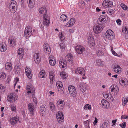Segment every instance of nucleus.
Returning <instances> with one entry per match:
<instances>
[{
    "label": "nucleus",
    "instance_id": "423d86ee",
    "mask_svg": "<svg viewBox=\"0 0 128 128\" xmlns=\"http://www.w3.org/2000/svg\"><path fill=\"white\" fill-rule=\"evenodd\" d=\"M68 90L70 94L73 97H75L76 96V90L74 86H70L68 87Z\"/></svg>",
    "mask_w": 128,
    "mask_h": 128
},
{
    "label": "nucleus",
    "instance_id": "79ce46f5",
    "mask_svg": "<svg viewBox=\"0 0 128 128\" xmlns=\"http://www.w3.org/2000/svg\"><path fill=\"white\" fill-rule=\"evenodd\" d=\"M6 77V75L4 72H2L0 74V78L1 80L5 79Z\"/></svg>",
    "mask_w": 128,
    "mask_h": 128
},
{
    "label": "nucleus",
    "instance_id": "9b49d317",
    "mask_svg": "<svg viewBox=\"0 0 128 128\" xmlns=\"http://www.w3.org/2000/svg\"><path fill=\"white\" fill-rule=\"evenodd\" d=\"M106 20L105 18V16L104 15H101L99 18L98 21V24H102L104 25V24L106 23Z\"/></svg>",
    "mask_w": 128,
    "mask_h": 128
},
{
    "label": "nucleus",
    "instance_id": "f257e3e1",
    "mask_svg": "<svg viewBox=\"0 0 128 128\" xmlns=\"http://www.w3.org/2000/svg\"><path fill=\"white\" fill-rule=\"evenodd\" d=\"M9 6L11 12L12 13H15L18 8L17 4L16 2L14 0H11L10 1Z\"/></svg>",
    "mask_w": 128,
    "mask_h": 128
},
{
    "label": "nucleus",
    "instance_id": "0eeeda50",
    "mask_svg": "<svg viewBox=\"0 0 128 128\" xmlns=\"http://www.w3.org/2000/svg\"><path fill=\"white\" fill-rule=\"evenodd\" d=\"M50 17L48 14H45L44 16V25L45 26H48L50 24Z\"/></svg>",
    "mask_w": 128,
    "mask_h": 128
},
{
    "label": "nucleus",
    "instance_id": "2eb2a0df",
    "mask_svg": "<svg viewBox=\"0 0 128 128\" xmlns=\"http://www.w3.org/2000/svg\"><path fill=\"white\" fill-rule=\"evenodd\" d=\"M34 56V58L35 62L37 64H39L41 60L40 58L39 54L36 53Z\"/></svg>",
    "mask_w": 128,
    "mask_h": 128
},
{
    "label": "nucleus",
    "instance_id": "4c0bfd02",
    "mask_svg": "<svg viewBox=\"0 0 128 128\" xmlns=\"http://www.w3.org/2000/svg\"><path fill=\"white\" fill-rule=\"evenodd\" d=\"M60 48L63 50L65 49L66 46V45L65 42H63L60 44Z\"/></svg>",
    "mask_w": 128,
    "mask_h": 128
},
{
    "label": "nucleus",
    "instance_id": "9d476101",
    "mask_svg": "<svg viewBox=\"0 0 128 128\" xmlns=\"http://www.w3.org/2000/svg\"><path fill=\"white\" fill-rule=\"evenodd\" d=\"M26 28L24 32V36L26 38H28L30 37L32 35V31L31 28H28L26 30Z\"/></svg>",
    "mask_w": 128,
    "mask_h": 128
},
{
    "label": "nucleus",
    "instance_id": "2f4dec72",
    "mask_svg": "<svg viewBox=\"0 0 128 128\" xmlns=\"http://www.w3.org/2000/svg\"><path fill=\"white\" fill-rule=\"evenodd\" d=\"M46 73L44 70H42L39 74V77L40 78H44Z\"/></svg>",
    "mask_w": 128,
    "mask_h": 128
},
{
    "label": "nucleus",
    "instance_id": "72a5a7b5",
    "mask_svg": "<svg viewBox=\"0 0 128 128\" xmlns=\"http://www.w3.org/2000/svg\"><path fill=\"white\" fill-rule=\"evenodd\" d=\"M60 20L63 22L66 21L68 20L67 16L66 15L62 14V15L60 17Z\"/></svg>",
    "mask_w": 128,
    "mask_h": 128
},
{
    "label": "nucleus",
    "instance_id": "e2e57ef3",
    "mask_svg": "<svg viewBox=\"0 0 128 128\" xmlns=\"http://www.w3.org/2000/svg\"><path fill=\"white\" fill-rule=\"evenodd\" d=\"M116 22L119 25H121L122 24V21L119 19L117 20Z\"/></svg>",
    "mask_w": 128,
    "mask_h": 128
},
{
    "label": "nucleus",
    "instance_id": "1a4fd4ad",
    "mask_svg": "<svg viewBox=\"0 0 128 128\" xmlns=\"http://www.w3.org/2000/svg\"><path fill=\"white\" fill-rule=\"evenodd\" d=\"M56 104L58 106V109L60 110H62L65 105L64 101L60 100H58Z\"/></svg>",
    "mask_w": 128,
    "mask_h": 128
},
{
    "label": "nucleus",
    "instance_id": "c85d7f7f",
    "mask_svg": "<svg viewBox=\"0 0 128 128\" xmlns=\"http://www.w3.org/2000/svg\"><path fill=\"white\" fill-rule=\"evenodd\" d=\"M75 20L72 18L70 19V21L68 22L67 23V24L66 26H67V27H68V25L70 26H72V25H74L75 23Z\"/></svg>",
    "mask_w": 128,
    "mask_h": 128
},
{
    "label": "nucleus",
    "instance_id": "774afa93",
    "mask_svg": "<svg viewBox=\"0 0 128 128\" xmlns=\"http://www.w3.org/2000/svg\"><path fill=\"white\" fill-rule=\"evenodd\" d=\"M80 3L81 4V5L83 7L85 6V3L84 1H81V2Z\"/></svg>",
    "mask_w": 128,
    "mask_h": 128
},
{
    "label": "nucleus",
    "instance_id": "473e14b6",
    "mask_svg": "<svg viewBox=\"0 0 128 128\" xmlns=\"http://www.w3.org/2000/svg\"><path fill=\"white\" fill-rule=\"evenodd\" d=\"M60 75L62 78L63 79L66 78L67 74L64 71H62L61 72L60 74Z\"/></svg>",
    "mask_w": 128,
    "mask_h": 128
},
{
    "label": "nucleus",
    "instance_id": "09e8293b",
    "mask_svg": "<svg viewBox=\"0 0 128 128\" xmlns=\"http://www.w3.org/2000/svg\"><path fill=\"white\" fill-rule=\"evenodd\" d=\"M96 62L98 65H100L102 64H103L104 62L103 61H102L101 60H97Z\"/></svg>",
    "mask_w": 128,
    "mask_h": 128
},
{
    "label": "nucleus",
    "instance_id": "f3484780",
    "mask_svg": "<svg viewBox=\"0 0 128 128\" xmlns=\"http://www.w3.org/2000/svg\"><path fill=\"white\" fill-rule=\"evenodd\" d=\"M7 46L5 43H2L0 44V51L2 52L6 51L7 50Z\"/></svg>",
    "mask_w": 128,
    "mask_h": 128
},
{
    "label": "nucleus",
    "instance_id": "58836bf2",
    "mask_svg": "<svg viewBox=\"0 0 128 128\" xmlns=\"http://www.w3.org/2000/svg\"><path fill=\"white\" fill-rule=\"evenodd\" d=\"M128 102V97H126L122 100L123 104L124 106H125Z\"/></svg>",
    "mask_w": 128,
    "mask_h": 128
},
{
    "label": "nucleus",
    "instance_id": "bb28decb",
    "mask_svg": "<svg viewBox=\"0 0 128 128\" xmlns=\"http://www.w3.org/2000/svg\"><path fill=\"white\" fill-rule=\"evenodd\" d=\"M46 9L45 7H43L39 9V13L40 14H43L44 16L45 14H46Z\"/></svg>",
    "mask_w": 128,
    "mask_h": 128
},
{
    "label": "nucleus",
    "instance_id": "5701e85b",
    "mask_svg": "<svg viewBox=\"0 0 128 128\" xmlns=\"http://www.w3.org/2000/svg\"><path fill=\"white\" fill-rule=\"evenodd\" d=\"M49 60L50 64L52 66H54L56 64L55 59L52 56H50L49 58Z\"/></svg>",
    "mask_w": 128,
    "mask_h": 128
},
{
    "label": "nucleus",
    "instance_id": "f03ea898",
    "mask_svg": "<svg viewBox=\"0 0 128 128\" xmlns=\"http://www.w3.org/2000/svg\"><path fill=\"white\" fill-rule=\"evenodd\" d=\"M104 27V25L96 24L94 26V31L96 34H100Z\"/></svg>",
    "mask_w": 128,
    "mask_h": 128
},
{
    "label": "nucleus",
    "instance_id": "c756f323",
    "mask_svg": "<svg viewBox=\"0 0 128 128\" xmlns=\"http://www.w3.org/2000/svg\"><path fill=\"white\" fill-rule=\"evenodd\" d=\"M18 52L19 56H22L21 58H22L24 55V50L22 48H20L18 50Z\"/></svg>",
    "mask_w": 128,
    "mask_h": 128
},
{
    "label": "nucleus",
    "instance_id": "cd10ccee",
    "mask_svg": "<svg viewBox=\"0 0 128 128\" xmlns=\"http://www.w3.org/2000/svg\"><path fill=\"white\" fill-rule=\"evenodd\" d=\"M91 123V122L90 120L84 122V128H90L89 124Z\"/></svg>",
    "mask_w": 128,
    "mask_h": 128
},
{
    "label": "nucleus",
    "instance_id": "864d4df0",
    "mask_svg": "<svg viewBox=\"0 0 128 128\" xmlns=\"http://www.w3.org/2000/svg\"><path fill=\"white\" fill-rule=\"evenodd\" d=\"M20 70V65L18 64L16 65L14 67V70Z\"/></svg>",
    "mask_w": 128,
    "mask_h": 128
},
{
    "label": "nucleus",
    "instance_id": "0e129e2a",
    "mask_svg": "<svg viewBox=\"0 0 128 128\" xmlns=\"http://www.w3.org/2000/svg\"><path fill=\"white\" fill-rule=\"evenodd\" d=\"M94 37L90 35V36L88 37V40L91 41L92 40H94Z\"/></svg>",
    "mask_w": 128,
    "mask_h": 128
},
{
    "label": "nucleus",
    "instance_id": "e433bc0d",
    "mask_svg": "<svg viewBox=\"0 0 128 128\" xmlns=\"http://www.w3.org/2000/svg\"><path fill=\"white\" fill-rule=\"evenodd\" d=\"M89 44L90 46V47H93L94 45V40H88V41Z\"/></svg>",
    "mask_w": 128,
    "mask_h": 128
},
{
    "label": "nucleus",
    "instance_id": "8fccbe9b",
    "mask_svg": "<svg viewBox=\"0 0 128 128\" xmlns=\"http://www.w3.org/2000/svg\"><path fill=\"white\" fill-rule=\"evenodd\" d=\"M106 100H103L102 101L101 103L102 104V106L103 108H104V107L106 106Z\"/></svg>",
    "mask_w": 128,
    "mask_h": 128
},
{
    "label": "nucleus",
    "instance_id": "20e7f679",
    "mask_svg": "<svg viewBox=\"0 0 128 128\" xmlns=\"http://www.w3.org/2000/svg\"><path fill=\"white\" fill-rule=\"evenodd\" d=\"M105 36L109 40H112L114 38V33L111 30H108L106 32Z\"/></svg>",
    "mask_w": 128,
    "mask_h": 128
},
{
    "label": "nucleus",
    "instance_id": "f8f14e48",
    "mask_svg": "<svg viewBox=\"0 0 128 128\" xmlns=\"http://www.w3.org/2000/svg\"><path fill=\"white\" fill-rule=\"evenodd\" d=\"M75 72L77 74H79L83 76H85V71L84 69L81 68H78L75 70Z\"/></svg>",
    "mask_w": 128,
    "mask_h": 128
},
{
    "label": "nucleus",
    "instance_id": "393cba45",
    "mask_svg": "<svg viewBox=\"0 0 128 128\" xmlns=\"http://www.w3.org/2000/svg\"><path fill=\"white\" fill-rule=\"evenodd\" d=\"M80 91L83 92H85L86 90V84L84 82H82L80 86Z\"/></svg>",
    "mask_w": 128,
    "mask_h": 128
},
{
    "label": "nucleus",
    "instance_id": "4468645a",
    "mask_svg": "<svg viewBox=\"0 0 128 128\" xmlns=\"http://www.w3.org/2000/svg\"><path fill=\"white\" fill-rule=\"evenodd\" d=\"M26 90H28L27 93L29 94L30 93L34 94L35 92L34 88L33 87H31L29 86H27Z\"/></svg>",
    "mask_w": 128,
    "mask_h": 128
},
{
    "label": "nucleus",
    "instance_id": "6ab92c4d",
    "mask_svg": "<svg viewBox=\"0 0 128 128\" xmlns=\"http://www.w3.org/2000/svg\"><path fill=\"white\" fill-rule=\"evenodd\" d=\"M46 111V109L44 106H42L40 108V115L42 116L45 114Z\"/></svg>",
    "mask_w": 128,
    "mask_h": 128
},
{
    "label": "nucleus",
    "instance_id": "39448f33",
    "mask_svg": "<svg viewBox=\"0 0 128 128\" xmlns=\"http://www.w3.org/2000/svg\"><path fill=\"white\" fill-rule=\"evenodd\" d=\"M56 116L58 123L60 124H62L64 121V117L63 114L62 112H58Z\"/></svg>",
    "mask_w": 128,
    "mask_h": 128
},
{
    "label": "nucleus",
    "instance_id": "680f3d73",
    "mask_svg": "<svg viewBox=\"0 0 128 128\" xmlns=\"http://www.w3.org/2000/svg\"><path fill=\"white\" fill-rule=\"evenodd\" d=\"M103 95L104 97L106 99L108 98L109 99V96L108 95V94H105L104 95V94H103Z\"/></svg>",
    "mask_w": 128,
    "mask_h": 128
},
{
    "label": "nucleus",
    "instance_id": "6e6d98bb",
    "mask_svg": "<svg viewBox=\"0 0 128 128\" xmlns=\"http://www.w3.org/2000/svg\"><path fill=\"white\" fill-rule=\"evenodd\" d=\"M106 106L105 107H104V108H108L109 106V104L108 102L106 100Z\"/></svg>",
    "mask_w": 128,
    "mask_h": 128
},
{
    "label": "nucleus",
    "instance_id": "7ed1b4c3",
    "mask_svg": "<svg viewBox=\"0 0 128 128\" xmlns=\"http://www.w3.org/2000/svg\"><path fill=\"white\" fill-rule=\"evenodd\" d=\"M17 96V95L15 93H11L8 94L7 100L11 103L13 102L16 100Z\"/></svg>",
    "mask_w": 128,
    "mask_h": 128
},
{
    "label": "nucleus",
    "instance_id": "dca6fc26",
    "mask_svg": "<svg viewBox=\"0 0 128 128\" xmlns=\"http://www.w3.org/2000/svg\"><path fill=\"white\" fill-rule=\"evenodd\" d=\"M29 110L32 115L34 114L35 111V108L34 105L30 103L28 105Z\"/></svg>",
    "mask_w": 128,
    "mask_h": 128
},
{
    "label": "nucleus",
    "instance_id": "3c124183",
    "mask_svg": "<svg viewBox=\"0 0 128 128\" xmlns=\"http://www.w3.org/2000/svg\"><path fill=\"white\" fill-rule=\"evenodd\" d=\"M109 14L110 15H112L115 12V11L112 9H110L108 10Z\"/></svg>",
    "mask_w": 128,
    "mask_h": 128
},
{
    "label": "nucleus",
    "instance_id": "f704fd0d",
    "mask_svg": "<svg viewBox=\"0 0 128 128\" xmlns=\"http://www.w3.org/2000/svg\"><path fill=\"white\" fill-rule=\"evenodd\" d=\"M50 109L52 111H53L55 110V107L54 104L52 102H50L49 104Z\"/></svg>",
    "mask_w": 128,
    "mask_h": 128
},
{
    "label": "nucleus",
    "instance_id": "6e6552de",
    "mask_svg": "<svg viewBox=\"0 0 128 128\" xmlns=\"http://www.w3.org/2000/svg\"><path fill=\"white\" fill-rule=\"evenodd\" d=\"M75 49L77 53L79 54H83L86 50L84 47L80 46H76Z\"/></svg>",
    "mask_w": 128,
    "mask_h": 128
},
{
    "label": "nucleus",
    "instance_id": "a211bd4d",
    "mask_svg": "<svg viewBox=\"0 0 128 128\" xmlns=\"http://www.w3.org/2000/svg\"><path fill=\"white\" fill-rule=\"evenodd\" d=\"M67 60L68 61L69 64H72L73 62V56L70 54L67 56Z\"/></svg>",
    "mask_w": 128,
    "mask_h": 128
},
{
    "label": "nucleus",
    "instance_id": "a18cd8bd",
    "mask_svg": "<svg viewBox=\"0 0 128 128\" xmlns=\"http://www.w3.org/2000/svg\"><path fill=\"white\" fill-rule=\"evenodd\" d=\"M121 6L122 7V8L124 10H127V9L128 8L127 6L125 5L124 4H121Z\"/></svg>",
    "mask_w": 128,
    "mask_h": 128
},
{
    "label": "nucleus",
    "instance_id": "de8ad7c7",
    "mask_svg": "<svg viewBox=\"0 0 128 128\" xmlns=\"http://www.w3.org/2000/svg\"><path fill=\"white\" fill-rule=\"evenodd\" d=\"M44 51L45 52H46L47 53H48V52H50V48L49 47L48 48H46L44 49Z\"/></svg>",
    "mask_w": 128,
    "mask_h": 128
},
{
    "label": "nucleus",
    "instance_id": "49530a36",
    "mask_svg": "<svg viewBox=\"0 0 128 128\" xmlns=\"http://www.w3.org/2000/svg\"><path fill=\"white\" fill-rule=\"evenodd\" d=\"M108 125V124L107 122H105L103 123L102 126V128H107Z\"/></svg>",
    "mask_w": 128,
    "mask_h": 128
},
{
    "label": "nucleus",
    "instance_id": "b1692460",
    "mask_svg": "<svg viewBox=\"0 0 128 128\" xmlns=\"http://www.w3.org/2000/svg\"><path fill=\"white\" fill-rule=\"evenodd\" d=\"M28 2L30 8L32 9L34 7L35 4V2L34 0H28Z\"/></svg>",
    "mask_w": 128,
    "mask_h": 128
},
{
    "label": "nucleus",
    "instance_id": "13d9d810",
    "mask_svg": "<svg viewBox=\"0 0 128 128\" xmlns=\"http://www.w3.org/2000/svg\"><path fill=\"white\" fill-rule=\"evenodd\" d=\"M15 73L16 74L19 75L20 73V70H14Z\"/></svg>",
    "mask_w": 128,
    "mask_h": 128
},
{
    "label": "nucleus",
    "instance_id": "338daca9",
    "mask_svg": "<svg viewBox=\"0 0 128 128\" xmlns=\"http://www.w3.org/2000/svg\"><path fill=\"white\" fill-rule=\"evenodd\" d=\"M98 120L97 118H95V120L94 122V125H96V123L98 122Z\"/></svg>",
    "mask_w": 128,
    "mask_h": 128
},
{
    "label": "nucleus",
    "instance_id": "c03bdc74",
    "mask_svg": "<svg viewBox=\"0 0 128 128\" xmlns=\"http://www.w3.org/2000/svg\"><path fill=\"white\" fill-rule=\"evenodd\" d=\"M97 56L98 57L100 56H102L104 55V53L102 51L99 50L96 53Z\"/></svg>",
    "mask_w": 128,
    "mask_h": 128
},
{
    "label": "nucleus",
    "instance_id": "a878e982",
    "mask_svg": "<svg viewBox=\"0 0 128 128\" xmlns=\"http://www.w3.org/2000/svg\"><path fill=\"white\" fill-rule=\"evenodd\" d=\"M114 72L118 74H119L121 72L122 69L118 65H116L114 66Z\"/></svg>",
    "mask_w": 128,
    "mask_h": 128
},
{
    "label": "nucleus",
    "instance_id": "052dcab7",
    "mask_svg": "<svg viewBox=\"0 0 128 128\" xmlns=\"http://www.w3.org/2000/svg\"><path fill=\"white\" fill-rule=\"evenodd\" d=\"M59 38L61 39V40H64V36H63V35L62 34V33H61V34H60L59 35Z\"/></svg>",
    "mask_w": 128,
    "mask_h": 128
},
{
    "label": "nucleus",
    "instance_id": "ea45409f",
    "mask_svg": "<svg viewBox=\"0 0 128 128\" xmlns=\"http://www.w3.org/2000/svg\"><path fill=\"white\" fill-rule=\"evenodd\" d=\"M56 86L57 88L58 89V90L60 92H61L63 90V88H62L63 86H61V85L60 84H58V83H56Z\"/></svg>",
    "mask_w": 128,
    "mask_h": 128
},
{
    "label": "nucleus",
    "instance_id": "bf43d9fd",
    "mask_svg": "<svg viewBox=\"0 0 128 128\" xmlns=\"http://www.w3.org/2000/svg\"><path fill=\"white\" fill-rule=\"evenodd\" d=\"M11 110L12 111L16 112V106H13L11 107Z\"/></svg>",
    "mask_w": 128,
    "mask_h": 128
},
{
    "label": "nucleus",
    "instance_id": "412c9836",
    "mask_svg": "<svg viewBox=\"0 0 128 128\" xmlns=\"http://www.w3.org/2000/svg\"><path fill=\"white\" fill-rule=\"evenodd\" d=\"M8 42L10 46L12 47H14L16 45V40L12 38H9Z\"/></svg>",
    "mask_w": 128,
    "mask_h": 128
},
{
    "label": "nucleus",
    "instance_id": "69168bd1",
    "mask_svg": "<svg viewBox=\"0 0 128 128\" xmlns=\"http://www.w3.org/2000/svg\"><path fill=\"white\" fill-rule=\"evenodd\" d=\"M44 49L46 48H48L49 47V44L47 43H45L44 45Z\"/></svg>",
    "mask_w": 128,
    "mask_h": 128
},
{
    "label": "nucleus",
    "instance_id": "c9c22d12",
    "mask_svg": "<svg viewBox=\"0 0 128 128\" xmlns=\"http://www.w3.org/2000/svg\"><path fill=\"white\" fill-rule=\"evenodd\" d=\"M91 105L88 104H86L84 107V109L86 110H90L91 109Z\"/></svg>",
    "mask_w": 128,
    "mask_h": 128
},
{
    "label": "nucleus",
    "instance_id": "4d7b16f0",
    "mask_svg": "<svg viewBox=\"0 0 128 128\" xmlns=\"http://www.w3.org/2000/svg\"><path fill=\"white\" fill-rule=\"evenodd\" d=\"M108 7H111L112 6L113 2L111 1H109L108 0Z\"/></svg>",
    "mask_w": 128,
    "mask_h": 128
},
{
    "label": "nucleus",
    "instance_id": "aec40b11",
    "mask_svg": "<svg viewBox=\"0 0 128 128\" xmlns=\"http://www.w3.org/2000/svg\"><path fill=\"white\" fill-rule=\"evenodd\" d=\"M25 71L27 77L30 79H31L32 77V74H31L30 69V68H26L25 69Z\"/></svg>",
    "mask_w": 128,
    "mask_h": 128
},
{
    "label": "nucleus",
    "instance_id": "4be33fe9",
    "mask_svg": "<svg viewBox=\"0 0 128 128\" xmlns=\"http://www.w3.org/2000/svg\"><path fill=\"white\" fill-rule=\"evenodd\" d=\"M19 120V119L17 117H14L12 118L10 120L11 123L13 125H15Z\"/></svg>",
    "mask_w": 128,
    "mask_h": 128
},
{
    "label": "nucleus",
    "instance_id": "603ef678",
    "mask_svg": "<svg viewBox=\"0 0 128 128\" xmlns=\"http://www.w3.org/2000/svg\"><path fill=\"white\" fill-rule=\"evenodd\" d=\"M126 122H123L122 124H120V126L122 128H125L126 126Z\"/></svg>",
    "mask_w": 128,
    "mask_h": 128
},
{
    "label": "nucleus",
    "instance_id": "7c9ffc66",
    "mask_svg": "<svg viewBox=\"0 0 128 128\" xmlns=\"http://www.w3.org/2000/svg\"><path fill=\"white\" fill-rule=\"evenodd\" d=\"M119 82L121 85L123 86H126L128 85V82L127 81L125 82L123 80H120Z\"/></svg>",
    "mask_w": 128,
    "mask_h": 128
},
{
    "label": "nucleus",
    "instance_id": "37998d69",
    "mask_svg": "<svg viewBox=\"0 0 128 128\" xmlns=\"http://www.w3.org/2000/svg\"><path fill=\"white\" fill-rule=\"evenodd\" d=\"M102 5L103 6L106 8L108 7V0H105L103 3Z\"/></svg>",
    "mask_w": 128,
    "mask_h": 128
},
{
    "label": "nucleus",
    "instance_id": "ddd939ff",
    "mask_svg": "<svg viewBox=\"0 0 128 128\" xmlns=\"http://www.w3.org/2000/svg\"><path fill=\"white\" fill-rule=\"evenodd\" d=\"M12 64L10 62H7L5 65V69L8 72L11 71L12 69Z\"/></svg>",
    "mask_w": 128,
    "mask_h": 128
},
{
    "label": "nucleus",
    "instance_id": "5fc2aeb1",
    "mask_svg": "<svg viewBox=\"0 0 128 128\" xmlns=\"http://www.w3.org/2000/svg\"><path fill=\"white\" fill-rule=\"evenodd\" d=\"M113 86V87L114 88V90H116L117 91V90L118 89V86H117L116 85H112L111 87H110V89L111 88H112V87Z\"/></svg>",
    "mask_w": 128,
    "mask_h": 128
},
{
    "label": "nucleus",
    "instance_id": "a19ab883",
    "mask_svg": "<svg viewBox=\"0 0 128 128\" xmlns=\"http://www.w3.org/2000/svg\"><path fill=\"white\" fill-rule=\"evenodd\" d=\"M54 74L52 73V72H50L49 73V77L50 80L51 81H52V82H53V81L54 80Z\"/></svg>",
    "mask_w": 128,
    "mask_h": 128
}]
</instances>
